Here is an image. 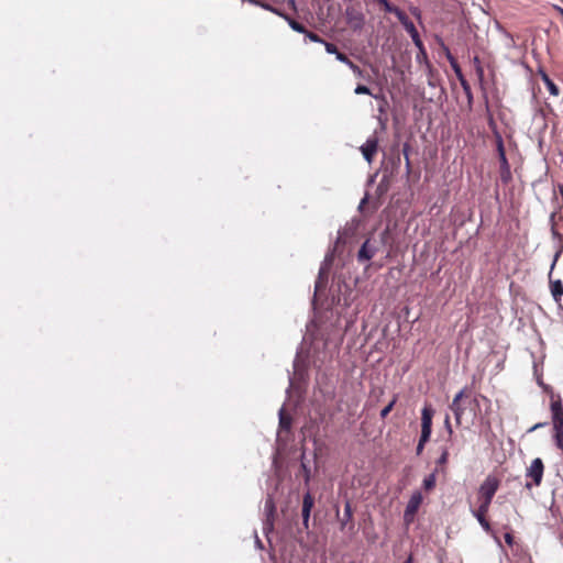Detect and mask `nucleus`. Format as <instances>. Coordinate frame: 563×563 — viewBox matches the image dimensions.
Returning a JSON list of instances; mask_svg holds the SVG:
<instances>
[{"mask_svg": "<svg viewBox=\"0 0 563 563\" xmlns=\"http://www.w3.org/2000/svg\"><path fill=\"white\" fill-rule=\"evenodd\" d=\"M498 486H499V482L494 476H487L485 478V481L482 483V485L479 486L478 494H479L481 505L478 506V508L476 510H473V515L485 531L490 530V525L486 520L485 515L487 514V511L489 509L490 503L498 489Z\"/></svg>", "mask_w": 563, "mask_h": 563, "instance_id": "nucleus-1", "label": "nucleus"}, {"mask_svg": "<svg viewBox=\"0 0 563 563\" xmlns=\"http://www.w3.org/2000/svg\"><path fill=\"white\" fill-rule=\"evenodd\" d=\"M434 410L430 405H426L421 410V434L423 441H429L432 432V418Z\"/></svg>", "mask_w": 563, "mask_h": 563, "instance_id": "nucleus-2", "label": "nucleus"}, {"mask_svg": "<svg viewBox=\"0 0 563 563\" xmlns=\"http://www.w3.org/2000/svg\"><path fill=\"white\" fill-rule=\"evenodd\" d=\"M346 23L354 30L360 31L364 26V14L352 7L345 9Z\"/></svg>", "mask_w": 563, "mask_h": 563, "instance_id": "nucleus-3", "label": "nucleus"}, {"mask_svg": "<svg viewBox=\"0 0 563 563\" xmlns=\"http://www.w3.org/2000/svg\"><path fill=\"white\" fill-rule=\"evenodd\" d=\"M332 262H333V254L332 253L327 254L321 266H320L318 279L316 280V285H314L316 291H318L319 289H321L325 286L327 279H328V272H329L330 266L332 265Z\"/></svg>", "mask_w": 563, "mask_h": 563, "instance_id": "nucleus-4", "label": "nucleus"}, {"mask_svg": "<svg viewBox=\"0 0 563 563\" xmlns=\"http://www.w3.org/2000/svg\"><path fill=\"white\" fill-rule=\"evenodd\" d=\"M543 462L540 457L534 459L527 470L526 476L532 478L533 485L539 486L543 477Z\"/></svg>", "mask_w": 563, "mask_h": 563, "instance_id": "nucleus-5", "label": "nucleus"}, {"mask_svg": "<svg viewBox=\"0 0 563 563\" xmlns=\"http://www.w3.org/2000/svg\"><path fill=\"white\" fill-rule=\"evenodd\" d=\"M421 501H422V496L420 493L412 494V496L410 497V499L406 506L405 512H404V520L407 525H409L413 520V517H415Z\"/></svg>", "mask_w": 563, "mask_h": 563, "instance_id": "nucleus-6", "label": "nucleus"}, {"mask_svg": "<svg viewBox=\"0 0 563 563\" xmlns=\"http://www.w3.org/2000/svg\"><path fill=\"white\" fill-rule=\"evenodd\" d=\"M378 147V139L377 136L373 135L366 140V142L360 147L364 159L367 163H372L374 155L377 152Z\"/></svg>", "mask_w": 563, "mask_h": 563, "instance_id": "nucleus-7", "label": "nucleus"}, {"mask_svg": "<svg viewBox=\"0 0 563 563\" xmlns=\"http://www.w3.org/2000/svg\"><path fill=\"white\" fill-rule=\"evenodd\" d=\"M551 413H552V422L553 429L559 430L563 429V406L561 399H552L551 401Z\"/></svg>", "mask_w": 563, "mask_h": 563, "instance_id": "nucleus-8", "label": "nucleus"}, {"mask_svg": "<svg viewBox=\"0 0 563 563\" xmlns=\"http://www.w3.org/2000/svg\"><path fill=\"white\" fill-rule=\"evenodd\" d=\"M264 510L266 515V520L264 522V532H269L273 530L274 523V512H275V504L271 496H268L265 500Z\"/></svg>", "mask_w": 563, "mask_h": 563, "instance_id": "nucleus-9", "label": "nucleus"}, {"mask_svg": "<svg viewBox=\"0 0 563 563\" xmlns=\"http://www.w3.org/2000/svg\"><path fill=\"white\" fill-rule=\"evenodd\" d=\"M377 246L375 244H372L369 240H366L358 250V262H366L372 260L377 253Z\"/></svg>", "mask_w": 563, "mask_h": 563, "instance_id": "nucleus-10", "label": "nucleus"}, {"mask_svg": "<svg viewBox=\"0 0 563 563\" xmlns=\"http://www.w3.org/2000/svg\"><path fill=\"white\" fill-rule=\"evenodd\" d=\"M465 389H461L453 398L450 409L452 410L455 421L457 424H461L462 416L464 413V408L461 405V399L464 396Z\"/></svg>", "mask_w": 563, "mask_h": 563, "instance_id": "nucleus-11", "label": "nucleus"}, {"mask_svg": "<svg viewBox=\"0 0 563 563\" xmlns=\"http://www.w3.org/2000/svg\"><path fill=\"white\" fill-rule=\"evenodd\" d=\"M313 497L311 496L310 492H307L302 497V509H301V516H302V523L306 528H308L309 519H310V512L313 507Z\"/></svg>", "mask_w": 563, "mask_h": 563, "instance_id": "nucleus-12", "label": "nucleus"}, {"mask_svg": "<svg viewBox=\"0 0 563 563\" xmlns=\"http://www.w3.org/2000/svg\"><path fill=\"white\" fill-rule=\"evenodd\" d=\"M498 152H499V157H500V163H501V180L504 183H507L510 179V169H509V164L506 158V154H505L501 141H499V143H498Z\"/></svg>", "mask_w": 563, "mask_h": 563, "instance_id": "nucleus-13", "label": "nucleus"}, {"mask_svg": "<svg viewBox=\"0 0 563 563\" xmlns=\"http://www.w3.org/2000/svg\"><path fill=\"white\" fill-rule=\"evenodd\" d=\"M550 290L553 300L561 307V300L563 297V284L560 279L550 280Z\"/></svg>", "mask_w": 563, "mask_h": 563, "instance_id": "nucleus-14", "label": "nucleus"}, {"mask_svg": "<svg viewBox=\"0 0 563 563\" xmlns=\"http://www.w3.org/2000/svg\"><path fill=\"white\" fill-rule=\"evenodd\" d=\"M278 418H279V432L278 435H280L282 431L288 432L291 428V417L285 413L284 407H282L278 411Z\"/></svg>", "mask_w": 563, "mask_h": 563, "instance_id": "nucleus-15", "label": "nucleus"}, {"mask_svg": "<svg viewBox=\"0 0 563 563\" xmlns=\"http://www.w3.org/2000/svg\"><path fill=\"white\" fill-rule=\"evenodd\" d=\"M405 30L409 33L413 44L420 49H423L422 41L419 36V33L415 26V24L411 22L408 25L405 26Z\"/></svg>", "mask_w": 563, "mask_h": 563, "instance_id": "nucleus-16", "label": "nucleus"}, {"mask_svg": "<svg viewBox=\"0 0 563 563\" xmlns=\"http://www.w3.org/2000/svg\"><path fill=\"white\" fill-rule=\"evenodd\" d=\"M540 75H541V79L544 82V85L547 86L549 92L552 96L558 97L560 95L559 87L552 81V79L548 76V74L545 71L541 70Z\"/></svg>", "mask_w": 563, "mask_h": 563, "instance_id": "nucleus-17", "label": "nucleus"}, {"mask_svg": "<svg viewBox=\"0 0 563 563\" xmlns=\"http://www.w3.org/2000/svg\"><path fill=\"white\" fill-rule=\"evenodd\" d=\"M283 19H285L288 23V25L291 27V30L305 34L307 32V29L301 23L297 22L296 20L291 19L288 15H283Z\"/></svg>", "mask_w": 563, "mask_h": 563, "instance_id": "nucleus-18", "label": "nucleus"}, {"mask_svg": "<svg viewBox=\"0 0 563 563\" xmlns=\"http://www.w3.org/2000/svg\"><path fill=\"white\" fill-rule=\"evenodd\" d=\"M391 13H394L397 16V19L399 20V22L401 23V25L404 27L412 22L409 20L407 14L397 7H396L395 11H393Z\"/></svg>", "mask_w": 563, "mask_h": 563, "instance_id": "nucleus-19", "label": "nucleus"}, {"mask_svg": "<svg viewBox=\"0 0 563 563\" xmlns=\"http://www.w3.org/2000/svg\"><path fill=\"white\" fill-rule=\"evenodd\" d=\"M305 451L301 453V456H300V461H301V470L303 472V475H305V483L308 485L309 482H310V478H311V472H310V468L308 467V465L306 464L305 462Z\"/></svg>", "mask_w": 563, "mask_h": 563, "instance_id": "nucleus-20", "label": "nucleus"}, {"mask_svg": "<svg viewBox=\"0 0 563 563\" xmlns=\"http://www.w3.org/2000/svg\"><path fill=\"white\" fill-rule=\"evenodd\" d=\"M435 482H437L435 473L429 474L423 479V488L426 490L432 489L435 486Z\"/></svg>", "mask_w": 563, "mask_h": 563, "instance_id": "nucleus-21", "label": "nucleus"}, {"mask_svg": "<svg viewBox=\"0 0 563 563\" xmlns=\"http://www.w3.org/2000/svg\"><path fill=\"white\" fill-rule=\"evenodd\" d=\"M352 519V508L350 503L347 501L344 506V514L343 518L341 520L342 529L345 527V525Z\"/></svg>", "mask_w": 563, "mask_h": 563, "instance_id": "nucleus-22", "label": "nucleus"}, {"mask_svg": "<svg viewBox=\"0 0 563 563\" xmlns=\"http://www.w3.org/2000/svg\"><path fill=\"white\" fill-rule=\"evenodd\" d=\"M556 446L563 450V429L554 430Z\"/></svg>", "mask_w": 563, "mask_h": 563, "instance_id": "nucleus-23", "label": "nucleus"}, {"mask_svg": "<svg viewBox=\"0 0 563 563\" xmlns=\"http://www.w3.org/2000/svg\"><path fill=\"white\" fill-rule=\"evenodd\" d=\"M409 150H410V146L408 143H405L404 146H402V153H404V156H405V161H406V168H407V172L409 173L410 170V159H409Z\"/></svg>", "mask_w": 563, "mask_h": 563, "instance_id": "nucleus-24", "label": "nucleus"}, {"mask_svg": "<svg viewBox=\"0 0 563 563\" xmlns=\"http://www.w3.org/2000/svg\"><path fill=\"white\" fill-rule=\"evenodd\" d=\"M306 37L309 38L311 42H314V43H321L323 44L324 41L317 34V33H313V32H310L307 30V32L305 33Z\"/></svg>", "mask_w": 563, "mask_h": 563, "instance_id": "nucleus-25", "label": "nucleus"}, {"mask_svg": "<svg viewBox=\"0 0 563 563\" xmlns=\"http://www.w3.org/2000/svg\"><path fill=\"white\" fill-rule=\"evenodd\" d=\"M460 82H461V86H462L464 92L466 93L468 100L471 101L472 100V91H471V87H470L468 82L466 81L465 78H462L460 80Z\"/></svg>", "mask_w": 563, "mask_h": 563, "instance_id": "nucleus-26", "label": "nucleus"}, {"mask_svg": "<svg viewBox=\"0 0 563 563\" xmlns=\"http://www.w3.org/2000/svg\"><path fill=\"white\" fill-rule=\"evenodd\" d=\"M323 45H324L327 53L332 54V55H336L339 53V49L334 44L324 41Z\"/></svg>", "mask_w": 563, "mask_h": 563, "instance_id": "nucleus-27", "label": "nucleus"}, {"mask_svg": "<svg viewBox=\"0 0 563 563\" xmlns=\"http://www.w3.org/2000/svg\"><path fill=\"white\" fill-rule=\"evenodd\" d=\"M395 402H396V399H393L385 408L382 409V411H380V417L382 418H386L387 417V415L391 411Z\"/></svg>", "mask_w": 563, "mask_h": 563, "instance_id": "nucleus-28", "label": "nucleus"}, {"mask_svg": "<svg viewBox=\"0 0 563 563\" xmlns=\"http://www.w3.org/2000/svg\"><path fill=\"white\" fill-rule=\"evenodd\" d=\"M354 92L356 95H371L369 88L367 86H364V85L356 86Z\"/></svg>", "mask_w": 563, "mask_h": 563, "instance_id": "nucleus-29", "label": "nucleus"}, {"mask_svg": "<svg viewBox=\"0 0 563 563\" xmlns=\"http://www.w3.org/2000/svg\"><path fill=\"white\" fill-rule=\"evenodd\" d=\"M448 457H449V452H448L446 449H443V451H442L441 455L439 456L437 463L439 465H443V464H445L448 462Z\"/></svg>", "mask_w": 563, "mask_h": 563, "instance_id": "nucleus-30", "label": "nucleus"}, {"mask_svg": "<svg viewBox=\"0 0 563 563\" xmlns=\"http://www.w3.org/2000/svg\"><path fill=\"white\" fill-rule=\"evenodd\" d=\"M451 67L453 68L454 73L456 74L459 80L464 78V76L462 74V70H461V67H460V65H459V63L456 60L451 64Z\"/></svg>", "mask_w": 563, "mask_h": 563, "instance_id": "nucleus-31", "label": "nucleus"}, {"mask_svg": "<svg viewBox=\"0 0 563 563\" xmlns=\"http://www.w3.org/2000/svg\"><path fill=\"white\" fill-rule=\"evenodd\" d=\"M428 441H423V435L420 434V439H419V442L417 444V448H416V452L417 454H421V452L423 451V448H424V444L427 443Z\"/></svg>", "mask_w": 563, "mask_h": 563, "instance_id": "nucleus-32", "label": "nucleus"}, {"mask_svg": "<svg viewBox=\"0 0 563 563\" xmlns=\"http://www.w3.org/2000/svg\"><path fill=\"white\" fill-rule=\"evenodd\" d=\"M335 58H336L339 62H341V63H343V64H345V65H347V63L351 60V59H350L345 54H343V53H341V52H339V53L335 55Z\"/></svg>", "mask_w": 563, "mask_h": 563, "instance_id": "nucleus-33", "label": "nucleus"}, {"mask_svg": "<svg viewBox=\"0 0 563 563\" xmlns=\"http://www.w3.org/2000/svg\"><path fill=\"white\" fill-rule=\"evenodd\" d=\"M347 66L350 67V69H352V70H353V73H354V74H356V75L361 76L362 70H361V68H360L356 64H354L352 60H350V62L347 63Z\"/></svg>", "mask_w": 563, "mask_h": 563, "instance_id": "nucleus-34", "label": "nucleus"}, {"mask_svg": "<svg viewBox=\"0 0 563 563\" xmlns=\"http://www.w3.org/2000/svg\"><path fill=\"white\" fill-rule=\"evenodd\" d=\"M443 49H444L445 56H446V58H448V60L450 62V65H451V64H452V63H454L456 59H455V58H454V56L451 54V52H450L449 47H446V46H444V45H443Z\"/></svg>", "mask_w": 563, "mask_h": 563, "instance_id": "nucleus-35", "label": "nucleus"}, {"mask_svg": "<svg viewBox=\"0 0 563 563\" xmlns=\"http://www.w3.org/2000/svg\"><path fill=\"white\" fill-rule=\"evenodd\" d=\"M444 427H445L448 433L451 435L453 433V430L451 427L450 417L448 415L445 416V419H444Z\"/></svg>", "mask_w": 563, "mask_h": 563, "instance_id": "nucleus-36", "label": "nucleus"}, {"mask_svg": "<svg viewBox=\"0 0 563 563\" xmlns=\"http://www.w3.org/2000/svg\"><path fill=\"white\" fill-rule=\"evenodd\" d=\"M547 426V422H539V423H536L534 426H532L528 431L529 432H533L536 431L537 429H540V428H543Z\"/></svg>", "mask_w": 563, "mask_h": 563, "instance_id": "nucleus-37", "label": "nucleus"}, {"mask_svg": "<svg viewBox=\"0 0 563 563\" xmlns=\"http://www.w3.org/2000/svg\"><path fill=\"white\" fill-rule=\"evenodd\" d=\"M260 7H261L262 9H264V10H267V11H271V12H272V10H273V8H274V7H273V5H271L269 3H267V2H263V1L261 2Z\"/></svg>", "mask_w": 563, "mask_h": 563, "instance_id": "nucleus-38", "label": "nucleus"}, {"mask_svg": "<svg viewBox=\"0 0 563 563\" xmlns=\"http://www.w3.org/2000/svg\"><path fill=\"white\" fill-rule=\"evenodd\" d=\"M561 252H556L555 255H554V258H553V262H552V265H551V269H550V274L552 273V271L554 269V266H555V263L560 256Z\"/></svg>", "mask_w": 563, "mask_h": 563, "instance_id": "nucleus-39", "label": "nucleus"}, {"mask_svg": "<svg viewBox=\"0 0 563 563\" xmlns=\"http://www.w3.org/2000/svg\"><path fill=\"white\" fill-rule=\"evenodd\" d=\"M474 62H475L476 64H479V59H478V57H475V58H474ZM477 73H478L479 77H482V76H483V68L481 67V65H478V66H477Z\"/></svg>", "mask_w": 563, "mask_h": 563, "instance_id": "nucleus-40", "label": "nucleus"}, {"mask_svg": "<svg viewBox=\"0 0 563 563\" xmlns=\"http://www.w3.org/2000/svg\"><path fill=\"white\" fill-rule=\"evenodd\" d=\"M272 12H273V13H275V14H277V15H279V16H282V18H283V15H286L285 13H283L282 11H279V10H278L277 8H275V7L273 8Z\"/></svg>", "mask_w": 563, "mask_h": 563, "instance_id": "nucleus-41", "label": "nucleus"}, {"mask_svg": "<svg viewBox=\"0 0 563 563\" xmlns=\"http://www.w3.org/2000/svg\"><path fill=\"white\" fill-rule=\"evenodd\" d=\"M298 363H299V355L297 354L295 361H294V367L297 371L298 369Z\"/></svg>", "mask_w": 563, "mask_h": 563, "instance_id": "nucleus-42", "label": "nucleus"}, {"mask_svg": "<svg viewBox=\"0 0 563 563\" xmlns=\"http://www.w3.org/2000/svg\"><path fill=\"white\" fill-rule=\"evenodd\" d=\"M505 540H506V542H507V543H509V544H510V543H511V541H512V537H511L509 533H507V534L505 536Z\"/></svg>", "mask_w": 563, "mask_h": 563, "instance_id": "nucleus-43", "label": "nucleus"}, {"mask_svg": "<svg viewBox=\"0 0 563 563\" xmlns=\"http://www.w3.org/2000/svg\"><path fill=\"white\" fill-rule=\"evenodd\" d=\"M559 191H560V195H561V197H562V199H563V185H560V186H559Z\"/></svg>", "mask_w": 563, "mask_h": 563, "instance_id": "nucleus-44", "label": "nucleus"}, {"mask_svg": "<svg viewBox=\"0 0 563 563\" xmlns=\"http://www.w3.org/2000/svg\"><path fill=\"white\" fill-rule=\"evenodd\" d=\"M404 563H412V555H409Z\"/></svg>", "mask_w": 563, "mask_h": 563, "instance_id": "nucleus-45", "label": "nucleus"}, {"mask_svg": "<svg viewBox=\"0 0 563 563\" xmlns=\"http://www.w3.org/2000/svg\"><path fill=\"white\" fill-rule=\"evenodd\" d=\"M342 239V234H341V231H339V236H338V240H336V243H339Z\"/></svg>", "mask_w": 563, "mask_h": 563, "instance_id": "nucleus-46", "label": "nucleus"}, {"mask_svg": "<svg viewBox=\"0 0 563 563\" xmlns=\"http://www.w3.org/2000/svg\"><path fill=\"white\" fill-rule=\"evenodd\" d=\"M532 487V483H526V488L530 489Z\"/></svg>", "mask_w": 563, "mask_h": 563, "instance_id": "nucleus-47", "label": "nucleus"}, {"mask_svg": "<svg viewBox=\"0 0 563 563\" xmlns=\"http://www.w3.org/2000/svg\"><path fill=\"white\" fill-rule=\"evenodd\" d=\"M256 545H258L260 548H262V543H261V541H260V539H258V538H256Z\"/></svg>", "mask_w": 563, "mask_h": 563, "instance_id": "nucleus-48", "label": "nucleus"}, {"mask_svg": "<svg viewBox=\"0 0 563 563\" xmlns=\"http://www.w3.org/2000/svg\"><path fill=\"white\" fill-rule=\"evenodd\" d=\"M412 13H413L415 15H419V11H418V9H415V10L412 11Z\"/></svg>", "mask_w": 563, "mask_h": 563, "instance_id": "nucleus-49", "label": "nucleus"}, {"mask_svg": "<svg viewBox=\"0 0 563 563\" xmlns=\"http://www.w3.org/2000/svg\"><path fill=\"white\" fill-rule=\"evenodd\" d=\"M365 201H366V198H364V199L361 201L360 208L365 203Z\"/></svg>", "mask_w": 563, "mask_h": 563, "instance_id": "nucleus-50", "label": "nucleus"}, {"mask_svg": "<svg viewBox=\"0 0 563 563\" xmlns=\"http://www.w3.org/2000/svg\"><path fill=\"white\" fill-rule=\"evenodd\" d=\"M351 563H353V562H351Z\"/></svg>", "mask_w": 563, "mask_h": 563, "instance_id": "nucleus-51", "label": "nucleus"}]
</instances>
